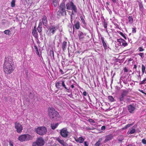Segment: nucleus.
I'll list each match as a JSON object with an SVG mask.
<instances>
[{
    "label": "nucleus",
    "mask_w": 146,
    "mask_h": 146,
    "mask_svg": "<svg viewBox=\"0 0 146 146\" xmlns=\"http://www.w3.org/2000/svg\"><path fill=\"white\" fill-rule=\"evenodd\" d=\"M34 47V48H35V49L36 50V51H38V48H37V46H35Z\"/></svg>",
    "instance_id": "nucleus-52"
},
{
    "label": "nucleus",
    "mask_w": 146,
    "mask_h": 146,
    "mask_svg": "<svg viewBox=\"0 0 146 146\" xmlns=\"http://www.w3.org/2000/svg\"><path fill=\"white\" fill-rule=\"evenodd\" d=\"M59 124L58 123H56L55 124H51V127L52 129H54Z\"/></svg>",
    "instance_id": "nucleus-22"
},
{
    "label": "nucleus",
    "mask_w": 146,
    "mask_h": 146,
    "mask_svg": "<svg viewBox=\"0 0 146 146\" xmlns=\"http://www.w3.org/2000/svg\"><path fill=\"white\" fill-rule=\"evenodd\" d=\"M36 54L38 55L39 56V54L38 50L36 51Z\"/></svg>",
    "instance_id": "nucleus-56"
},
{
    "label": "nucleus",
    "mask_w": 146,
    "mask_h": 146,
    "mask_svg": "<svg viewBox=\"0 0 146 146\" xmlns=\"http://www.w3.org/2000/svg\"><path fill=\"white\" fill-rule=\"evenodd\" d=\"M60 72H61V74H64V73L63 72V71H62V70H61V69H60Z\"/></svg>",
    "instance_id": "nucleus-53"
},
{
    "label": "nucleus",
    "mask_w": 146,
    "mask_h": 146,
    "mask_svg": "<svg viewBox=\"0 0 146 146\" xmlns=\"http://www.w3.org/2000/svg\"><path fill=\"white\" fill-rule=\"evenodd\" d=\"M89 121L91 123H94L95 122V121L93 120L92 119H89Z\"/></svg>",
    "instance_id": "nucleus-48"
},
{
    "label": "nucleus",
    "mask_w": 146,
    "mask_h": 146,
    "mask_svg": "<svg viewBox=\"0 0 146 146\" xmlns=\"http://www.w3.org/2000/svg\"><path fill=\"white\" fill-rule=\"evenodd\" d=\"M136 30L135 28H133L132 30V33H135L136 32Z\"/></svg>",
    "instance_id": "nucleus-45"
},
{
    "label": "nucleus",
    "mask_w": 146,
    "mask_h": 146,
    "mask_svg": "<svg viewBox=\"0 0 146 146\" xmlns=\"http://www.w3.org/2000/svg\"><path fill=\"white\" fill-rule=\"evenodd\" d=\"M117 42H119V45H121V43H122L124 40L122 38H119L117 39Z\"/></svg>",
    "instance_id": "nucleus-31"
},
{
    "label": "nucleus",
    "mask_w": 146,
    "mask_h": 146,
    "mask_svg": "<svg viewBox=\"0 0 146 146\" xmlns=\"http://www.w3.org/2000/svg\"><path fill=\"white\" fill-rule=\"evenodd\" d=\"M42 24H41V23H39L38 26L37 28L38 32L40 33L42 31Z\"/></svg>",
    "instance_id": "nucleus-25"
},
{
    "label": "nucleus",
    "mask_w": 146,
    "mask_h": 146,
    "mask_svg": "<svg viewBox=\"0 0 146 146\" xmlns=\"http://www.w3.org/2000/svg\"><path fill=\"white\" fill-rule=\"evenodd\" d=\"M49 115L51 119H55L59 117L60 115L58 112L53 108H50L49 110Z\"/></svg>",
    "instance_id": "nucleus-2"
},
{
    "label": "nucleus",
    "mask_w": 146,
    "mask_h": 146,
    "mask_svg": "<svg viewBox=\"0 0 146 146\" xmlns=\"http://www.w3.org/2000/svg\"><path fill=\"white\" fill-rule=\"evenodd\" d=\"M113 3H115L116 1V0H111Z\"/></svg>",
    "instance_id": "nucleus-58"
},
{
    "label": "nucleus",
    "mask_w": 146,
    "mask_h": 146,
    "mask_svg": "<svg viewBox=\"0 0 146 146\" xmlns=\"http://www.w3.org/2000/svg\"><path fill=\"white\" fill-rule=\"evenodd\" d=\"M61 82H62V85L63 87V88H65L66 90V91L68 92H69V90L70 88H67L66 86L65 85V84L64 83V81H60Z\"/></svg>",
    "instance_id": "nucleus-17"
},
{
    "label": "nucleus",
    "mask_w": 146,
    "mask_h": 146,
    "mask_svg": "<svg viewBox=\"0 0 146 146\" xmlns=\"http://www.w3.org/2000/svg\"><path fill=\"white\" fill-rule=\"evenodd\" d=\"M131 125V124H128L126 125L124 127L125 129H127V128L129 127Z\"/></svg>",
    "instance_id": "nucleus-43"
},
{
    "label": "nucleus",
    "mask_w": 146,
    "mask_h": 146,
    "mask_svg": "<svg viewBox=\"0 0 146 146\" xmlns=\"http://www.w3.org/2000/svg\"><path fill=\"white\" fill-rule=\"evenodd\" d=\"M32 34L34 36H35V38H37L38 37L37 34L36 30L34 29L33 31L32 32Z\"/></svg>",
    "instance_id": "nucleus-26"
},
{
    "label": "nucleus",
    "mask_w": 146,
    "mask_h": 146,
    "mask_svg": "<svg viewBox=\"0 0 146 146\" xmlns=\"http://www.w3.org/2000/svg\"><path fill=\"white\" fill-rule=\"evenodd\" d=\"M52 55L53 58H54V54L53 52H52Z\"/></svg>",
    "instance_id": "nucleus-57"
},
{
    "label": "nucleus",
    "mask_w": 146,
    "mask_h": 146,
    "mask_svg": "<svg viewBox=\"0 0 146 146\" xmlns=\"http://www.w3.org/2000/svg\"><path fill=\"white\" fill-rule=\"evenodd\" d=\"M71 88H74V86L73 85H71Z\"/></svg>",
    "instance_id": "nucleus-59"
},
{
    "label": "nucleus",
    "mask_w": 146,
    "mask_h": 146,
    "mask_svg": "<svg viewBox=\"0 0 146 146\" xmlns=\"http://www.w3.org/2000/svg\"><path fill=\"white\" fill-rule=\"evenodd\" d=\"M76 29H78L80 28L79 23V22H77L74 25Z\"/></svg>",
    "instance_id": "nucleus-32"
},
{
    "label": "nucleus",
    "mask_w": 146,
    "mask_h": 146,
    "mask_svg": "<svg viewBox=\"0 0 146 146\" xmlns=\"http://www.w3.org/2000/svg\"><path fill=\"white\" fill-rule=\"evenodd\" d=\"M35 131L38 134L40 135H42L46 133L47 129L45 127L42 126L37 127Z\"/></svg>",
    "instance_id": "nucleus-6"
},
{
    "label": "nucleus",
    "mask_w": 146,
    "mask_h": 146,
    "mask_svg": "<svg viewBox=\"0 0 146 146\" xmlns=\"http://www.w3.org/2000/svg\"><path fill=\"white\" fill-rule=\"evenodd\" d=\"M15 0H12L11 2V7H13L15 6Z\"/></svg>",
    "instance_id": "nucleus-30"
},
{
    "label": "nucleus",
    "mask_w": 146,
    "mask_h": 146,
    "mask_svg": "<svg viewBox=\"0 0 146 146\" xmlns=\"http://www.w3.org/2000/svg\"><path fill=\"white\" fill-rule=\"evenodd\" d=\"M9 144L10 146H14L13 145V143L12 141H10L9 142Z\"/></svg>",
    "instance_id": "nucleus-46"
},
{
    "label": "nucleus",
    "mask_w": 146,
    "mask_h": 146,
    "mask_svg": "<svg viewBox=\"0 0 146 146\" xmlns=\"http://www.w3.org/2000/svg\"><path fill=\"white\" fill-rule=\"evenodd\" d=\"M142 143L146 145V140L145 139H143L142 140Z\"/></svg>",
    "instance_id": "nucleus-44"
},
{
    "label": "nucleus",
    "mask_w": 146,
    "mask_h": 146,
    "mask_svg": "<svg viewBox=\"0 0 146 146\" xmlns=\"http://www.w3.org/2000/svg\"><path fill=\"white\" fill-rule=\"evenodd\" d=\"M78 36L79 37V39L80 40H82L84 37V35L82 32L79 31Z\"/></svg>",
    "instance_id": "nucleus-19"
},
{
    "label": "nucleus",
    "mask_w": 146,
    "mask_h": 146,
    "mask_svg": "<svg viewBox=\"0 0 146 146\" xmlns=\"http://www.w3.org/2000/svg\"><path fill=\"white\" fill-rule=\"evenodd\" d=\"M139 77H141V76H140V75H139Z\"/></svg>",
    "instance_id": "nucleus-62"
},
{
    "label": "nucleus",
    "mask_w": 146,
    "mask_h": 146,
    "mask_svg": "<svg viewBox=\"0 0 146 146\" xmlns=\"http://www.w3.org/2000/svg\"><path fill=\"white\" fill-rule=\"evenodd\" d=\"M84 145L85 146H88V145L87 144V142L86 141H85L84 142Z\"/></svg>",
    "instance_id": "nucleus-54"
},
{
    "label": "nucleus",
    "mask_w": 146,
    "mask_h": 146,
    "mask_svg": "<svg viewBox=\"0 0 146 146\" xmlns=\"http://www.w3.org/2000/svg\"><path fill=\"white\" fill-rule=\"evenodd\" d=\"M137 67V66H136V65L135 64V65H134V67H133V69L134 68V69H135L136 70Z\"/></svg>",
    "instance_id": "nucleus-55"
},
{
    "label": "nucleus",
    "mask_w": 146,
    "mask_h": 146,
    "mask_svg": "<svg viewBox=\"0 0 146 146\" xmlns=\"http://www.w3.org/2000/svg\"><path fill=\"white\" fill-rule=\"evenodd\" d=\"M67 45V42L66 41H64L63 42L62 44V48L64 50L66 49V46Z\"/></svg>",
    "instance_id": "nucleus-24"
},
{
    "label": "nucleus",
    "mask_w": 146,
    "mask_h": 146,
    "mask_svg": "<svg viewBox=\"0 0 146 146\" xmlns=\"http://www.w3.org/2000/svg\"><path fill=\"white\" fill-rule=\"evenodd\" d=\"M104 27L105 29H106V30L107 31V23L105 21H104Z\"/></svg>",
    "instance_id": "nucleus-40"
},
{
    "label": "nucleus",
    "mask_w": 146,
    "mask_h": 146,
    "mask_svg": "<svg viewBox=\"0 0 146 146\" xmlns=\"http://www.w3.org/2000/svg\"><path fill=\"white\" fill-rule=\"evenodd\" d=\"M62 86V83L60 82V81H59L57 82H56L55 84V86L57 89H60Z\"/></svg>",
    "instance_id": "nucleus-21"
},
{
    "label": "nucleus",
    "mask_w": 146,
    "mask_h": 146,
    "mask_svg": "<svg viewBox=\"0 0 146 146\" xmlns=\"http://www.w3.org/2000/svg\"><path fill=\"white\" fill-rule=\"evenodd\" d=\"M58 26H52L49 28L47 32L49 33L50 35H53L58 29Z\"/></svg>",
    "instance_id": "nucleus-9"
},
{
    "label": "nucleus",
    "mask_w": 146,
    "mask_h": 146,
    "mask_svg": "<svg viewBox=\"0 0 146 146\" xmlns=\"http://www.w3.org/2000/svg\"><path fill=\"white\" fill-rule=\"evenodd\" d=\"M96 128L94 127H86V130H94Z\"/></svg>",
    "instance_id": "nucleus-38"
},
{
    "label": "nucleus",
    "mask_w": 146,
    "mask_h": 146,
    "mask_svg": "<svg viewBox=\"0 0 146 146\" xmlns=\"http://www.w3.org/2000/svg\"><path fill=\"white\" fill-rule=\"evenodd\" d=\"M135 109V107L131 105H129L128 106V110L130 113H133Z\"/></svg>",
    "instance_id": "nucleus-15"
},
{
    "label": "nucleus",
    "mask_w": 146,
    "mask_h": 146,
    "mask_svg": "<svg viewBox=\"0 0 146 146\" xmlns=\"http://www.w3.org/2000/svg\"><path fill=\"white\" fill-rule=\"evenodd\" d=\"M53 4L54 6H56L58 4V0H53Z\"/></svg>",
    "instance_id": "nucleus-33"
},
{
    "label": "nucleus",
    "mask_w": 146,
    "mask_h": 146,
    "mask_svg": "<svg viewBox=\"0 0 146 146\" xmlns=\"http://www.w3.org/2000/svg\"><path fill=\"white\" fill-rule=\"evenodd\" d=\"M141 57H142L143 58V53H140L138 54Z\"/></svg>",
    "instance_id": "nucleus-47"
},
{
    "label": "nucleus",
    "mask_w": 146,
    "mask_h": 146,
    "mask_svg": "<svg viewBox=\"0 0 146 146\" xmlns=\"http://www.w3.org/2000/svg\"><path fill=\"white\" fill-rule=\"evenodd\" d=\"M145 66L143 64L142 65V74H143L145 72L146 74V70L145 71Z\"/></svg>",
    "instance_id": "nucleus-28"
},
{
    "label": "nucleus",
    "mask_w": 146,
    "mask_h": 146,
    "mask_svg": "<svg viewBox=\"0 0 146 146\" xmlns=\"http://www.w3.org/2000/svg\"><path fill=\"white\" fill-rule=\"evenodd\" d=\"M128 19L129 23L131 24H132L133 22V19L132 17L129 16L128 17Z\"/></svg>",
    "instance_id": "nucleus-27"
},
{
    "label": "nucleus",
    "mask_w": 146,
    "mask_h": 146,
    "mask_svg": "<svg viewBox=\"0 0 146 146\" xmlns=\"http://www.w3.org/2000/svg\"><path fill=\"white\" fill-rule=\"evenodd\" d=\"M101 39L104 49L105 50H106L107 48V46L106 44V42L104 41V38L102 37L101 38Z\"/></svg>",
    "instance_id": "nucleus-20"
},
{
    "label": "nucleus",
    "mask_w": 146,
    "mask_h": 146,
    "mask_svg": "<svg viewBox=\"0 0 146 146\" xmlns=\"http://www.w3.org/2000/svg\"><path fill=\"white\" fill-rule=\"evenodd\" d=\"M67 0H63L62 3L59 6V10L57 12L58 13H60L63 15H66V6L65 3Z\"/></svg>",
    "instance_id": "nucleus-4"
},
{
    "label": "nucleus",
    "mask_w": 146,
    "mask_h": 146,
    "mask_svg": "<svg viewBox=\"0 0 146 146\" xmlns=\"http://www.w3.org/2000/svg\"><path fill=\"white\" fill-rule=\"evenodd\" d=\"M15 127L18 133H21L22 132L23 129V127L19 123L16 122L15 123Z\"/></svg>",
    "instance_id": "nucleus-10"
},
{
    "label": "nucleus",
    "mask_w": 146,
    "mask_h": 146,
    "mask_svg": "<svg viewBox=\"0 0 146 146\" xmlns=\"http://www.w3.org/2000/svg\"><path fill=\"white\" fill-rule=\"evenodd\" d=\"M123 70H124V72L126 73V72H128V70L126 67H125L124 68Z\"/></svg>",
    "instance_id": "nucleus-49"
},
{
    "label": "nucleus",
    "mask_w": 146,
    "mask_h": 146,
    "mask_svg": "<svg viewBox=\"0 0 146 146\" xmlns=\"http://www.w3.org/2000/svg\"><path fill=\"white\" fill-rule=\"evenodd\" d=\"M129 93V91L127 90H123L120 95L118 99L120 101H122L124 100L125 97Z\"/></svg>",
    "instance_id": "nucleus-8"
},
{
    "label": "nucleus",
    "mask_w": 146,
    "mask_h": 146,
    "mask_svg": "<svg viewBox=\"0 0 146 146\" xmlns=\"http://www.w3.org/2000/svg\"><path fill=\"white\" fill-rule=\"evenodd\" d=\"M4 32L5 34L9 35V33L10 32V31L9 30H7L4 31Z\"/></svg>",
    "instance_id": "nucleus-35"
},
{
    "label": "nucleus",
    "mask_w": 146,
    "mask_h": 146,
    "mask_svg": "<svg viewBox=\"0 0 146 146\" xmlns=\"http://www.w3.org/2000/svg\"><path fill=\"white\" fill-rule=\"evenodd\" d=\"M71 22H72V20H71Z\"/></svg>",
    "instance_id": "nucleus-64"
},
{
    "label": "nucleus",
    "mask_w": 146,
    "mask_h": 146,
    "mask_svg": "<svg viewBox=\"0 0 146 146\" xmlns=\"http://www.w3.org/2000/svg\"><path fill=\"white\" fill-rule=\"evenodd\" d=\"M14 63L10 57L5 58L3 65L4 71L5 73L9 74L12 72L15 69Z\"/></svg>",
    "instance_id": "nucleus-1"
},
{
    "label": "nucleus",
    "mask_w": 146,
    "mask_h": 146,
    "mask_svg": "<svg viewBox=\"0 0 146 146\" xmlns=\"http://www.w3.org/2000/svg\"><path fill=\"white\" fill-rule=\"evenodd\" d=\"M105 138L106 139L104 141V143H106L107 142L111 140L113 138V135L112 134H109L106 135Z\"/></svg>",
    "instance_id": "nucleus-13"
},
{
    "label": "nucleus",
    "mask_w": 146,
    "mask_h": 146,
    "mask_svg": "<svg viewBox=\"0 0 146 146\" xmlns=\"http://www.w3.org/2000/svg\"><path fill=\"white\" fill-rule=\"evenodd\" d=\"M80 18L83 23V24H85V21L84 20V19H83V17L82 16H81L80 17Z\"/></svg>",
    "instance_id": "nucleus-39"
},
{
    "label": "nucleus",
    "mask_w": 146,
    "mask_h": 146,
    "mask_svg": "<svg viewBox=\"0 0 146 146\" xmlns=\"http://www.w3.org/2000/svg\"><path fill=\"white\" fill-rule=\"evenodd\" d=\"M44 141L41 137L37 138L36 141L33 143L32 146H43L44 144Z\"/></svg>",
    "instance_id": "nucleus-5"
},
{
    "label": "nucleus",
    "mask_w": 146,
    "mask_h": 146,
    "mask_svg": "<svg viewBox=\"0 0 146 146\" xmlns=\"http://www.w3.org/2000/svg\"><path fill=\"white\" fill-rule=\"evenodd\" d=\"M135 127L134 126L132 127L130 131H128L127 132V134H133L135 133Z\"/></svg>",
    "instance_id": "nucleus-18"
},
{
    "label": "nucleus",
    "mask_w": 146,
    "mask_h": 146,
    "mask_svg": "<svg viewBox=\"0 0 146 146\" xmlns=\"http://www.w3.org/2000/svg\"><path fill=\"white\" fill-rule=\"evenodd\" d=\"M121 45L125 47L127 45V43L126 42V41L124 40V41L122 43Z\"/></svg>",
    "instance_id": "nucleus-36"
},
{
    "label": "nucleus",
    "mask_w": 146,
    "mask_h": 146,
    "mask_svg": "<svg viewBox=\"0 0 146 146\" xmlns=\"http://www.w3.org/2000/svg\"><path fill=\"white\" fill-rule=\"evenodd\" d=\"M66 9L68 10H72V13L74 14L73 12L77 13V8L76 5H74V3L71 1L70 2L68 3L66 5Z\"/></svg>",
    "instance_id": "nucleus-3"
},
{
    "label": "nucleus",
    "mask_w": 146,
    "mask_h": 146,
    "mask_svg": "<svg viewBox=\"0 0 146 146\" xmlns=\"http://www.w3.org/2000/svg\"><path fill=\"white\" fill-rule=\"evenodd\" d=\"M146 83V78H144V80L141 82L140 84H145Z\"/></svg>",
    "instance_id": "nucleus-37"
},
{
    "label": "nucleus",
    "mask_w": 146,
    "mask_h": 146,
    "mask_svg": "<svg viewBox=\"0 0 146 146\" xmlns=\"http://www.w3.org/2000/svg\"><path fill=\"white\" fill-rule=\"evenodd\" d=\"M103 140L102 138H100L96 142L94 145V146H100L101 141Z\"/></svg>",
    "instance_id": "nucleus-23"
},
{
    "label": "nucleus",
    "mask_w": 146,
    "mask_h": 146,
    "mask_svg": "<svg viewBox=\"0 0 146 146\" xmlns=\"http://www.w3.org/2000/svg\"><path fill=\"white\" fill-rule=\"evenodd\" d=\"M138 5L139 7L140 10H142L143 9V7L142 3L138 1Z\"/></svg>",
    "instance_id": "nucleus-29"
},
{
    "label": "nucleus",
    "mask_w": 146,
    "mask_h": 146,
    "mask_svg": "<svg viewBox=\"0 0 146 146\" xmlns=\"http://www.w3.org/2000/svg\"><path fill=\"white\" fill-rule=\"evenodd\" d=\"M127 146H133L131 144L128 145Z\"/></svg>",
    "instance_id": "nucleus-60"
},
{
    "label": "nucleus",
    "mask_w": 146,
    "mask_h": 146,
    "mask_svg": "<svg viewBox=\"0 0 146 146\" xmlns=\"http://www.w3.org/2000/svg\"><path fill=\"white\" fill-rule=\"evenodd\" d=\"M83 95L84 96H86L87 95V92H85V91H84L83 92Z\"/></svg>",
    "instance_id": "nucleus-51"
},
{
    "label": "nucleus",
    "mask_w": 146,
    "mask_h": 146,
    "mask_svg": "<svg viewBox=\"0 0 146 146\" xmlns=\"http://www.w3.org/2000/svg\"><path fill=\"white\" fill-rule=\"evenodd\" d=\"M106 129V127L105 126H103L101 127V129L102 130H104Z\"/></svg>",
    "instance_id": "nucleus-50"
},
{
    "label": "nucleus",
    "mask_w": 146,
    "mask_h": 146,
    "mask_svg": "<svg viewBox=\"0 0 146 146\" xmlns=\"http://www.w3.org/2000/svg\"><path fill=\"white\" fill-rule=\"evenodd\" d=\"M53 146H58V145L55 144L53 145Z\"/></svg>",
    "instance_id": "nucleus-61"
},
{
    "label": "nucleus",
    "mask_w": 146,
    "mask_h": 146,
    "mask_svg": "<svg viewBox=\"0 0 146 146\" xmlns=\"http://www.w3.org/2000/svg\"><path fill=\"white\" fill-rule=\"evenodd\" d=\"M120 35H121L125 39H127V37H126V36L123 34V33H122V32H120Z\"/></svg>",
    "instance_id": "nucleus-41"
},
{
    "label": "nucleus",
    "mask_w": 146,
    "mask_h": 146,
    "mask_svg": "<svg viewBox=\"0 0 146 146\" xmlns=\"http://www.w3.org/2000/svg\"><path fill=\"white\" fill-rule=\"evenodd\" d=\"M69 132L67 131V129L66 128H63L60 130V134L63 137L66 138L68 135Z\"/></svg>",
    "instance_id": "nucleus-11"
},
{
    "label": "nucleus",
    "mask_w": 146,
    "mask_h": 146,
    "mask_svg": "<svg viewBox=\"0 0 146 146\" xmlns=\"http://www.w3.org/2000/svg\"><path fill=\"white\" fill-rule=\"evenodd\" d=\"M41 24L45 26L46 27L47 26L48 21L47 20V17L45 15H44L42 18L40 19V23Z\"/></svg>",
    "instance_id": "nucleus-12"
},
{
    "label": "nucleus",
    "mask_w": 146,
    "mask_h": 146,
    "mask_svg": "<svg viewBox=\"0 0 146 146\" xmlns=\"http://www.w3.org/2000/svg\"><path fill=\"white\" fill-rule=\"evenodd\" d=\"M108 98L109 100L111 102L114 101V99L112 96H109L108 97Z\"/></svg>",
    "instance_id": "nucleus-34"
},
{
    "label": "nucleus",
    "mask_w": 146,
    "mask_h": 146,
    "mask_svg": "<svg viewBox=\"0 0 146 146\" xmlns=\"http://www.w3.org/2000/svg\"><path fill=\"white\" fill-rule=\"evenodd\" d=\"M75 139L76 141L80 143H82L84 140V139L81 137L77 138H75Z\"/></svg>",
    "instance_id": "nucleus-16"
},
{
    "label": "nucleus",
    "mask_w": 146,
    "mask_h": 146,
    "mask_svg": "<svg viewBox=\"0 0 146 146\" xmlns=\"http://www.w3.org/2000/svg\"><path fill=\"white\" fill-rule=\"evenodd\" d=\"M72 16H71V19H72Z\"/></svg>",
    "instance_id": "nucleus-63"
},
{
    "label": "nucleus",
    "mask_w": 146,
    "mask_h": 146,
    "mask_svg": "<svg viewBox=\"0 0 146 146\" xmlns=\"http://www.w3.org/2000/svg\"><path fill=\"white\" fill-rule=\"evenodd\" d=\"M138 50L140 52H141L144 51V49L143 48V47H139L138 48Z\"/></svg>",
    "instance_id": "nucleus-42"
},
{
    "label": "nucleus",
    "mask_w": 146,
    "mask_h": 146,
    "mask_svg": "<svg viewBox=\"0 0 146 146\" xmlns=\"http://www.w3.org/2000/svg\"><path fill=\"white\" fill-rule=\"evenodd\" d=\"M31 138V137L29 134L22 135L19 137L18 139L21 141L29 140Z\"/></svg>",
    "instance_id": "nucleus-7"
},
{
    "label": "nucleus",
    "mask_w": 146,
    "mask_h": 146,
    "mask_svg": "<svg viewBox=\"0 0 146 146\" xmlns=\"http://www.w3.org/2000/svg\"><path fill=\"white\" fill-rule=\"evenodd\" d=\"M56 140L63 146H67L68 144L63 140H61L59 137L56 138Z\"/></svg>",
    "instance_id": "nucleus-14"
}]
</instances>
